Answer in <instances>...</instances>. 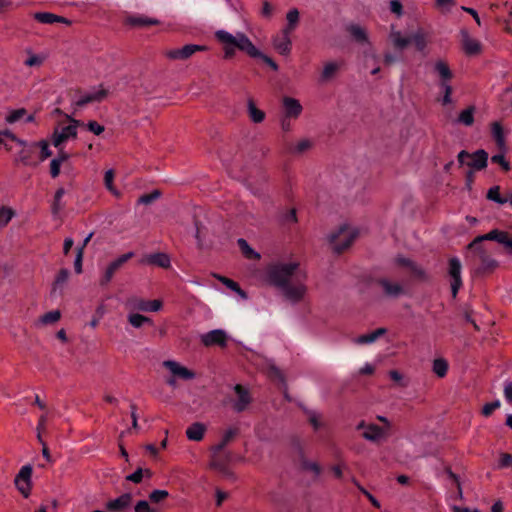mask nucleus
Segmentation results:
<instances>
[{
  "mask_svg": "<svg viewBox=\"0 0 512 512\" xmlns=\"http://www.w3.org/2000/svg\"><path fill=\"white\" fill-rule=\"evenodd\" d=\"M395 264L399 267L405 268L414 279L422 281L427 279L425 271L409 258L398 255L395 258Z\"/></svg>",
  "mask_w": 512,
  "mask_h": 512,
  "instance_id": "obj_13",
  "label": "nucleus"
},
{
  "mask_svg": "<svg viewBox=\"0 0 512 512\" xmlns=\"http://www.w3.org/2000/svg\"><path fill=\"white\" fill-rule=\"evenodd\" d=\"M146 476L147 478H151L152 472L149 469H141L138 468L134 473L126 476V480L133 482V483H140L143 479V477Z\"/></svg>",
  "mask_w": 512,
  "mask_h": 512,
  "instance_id": "obj_46",
  "label": "nucleus"
},
{
  "mask_svg": "<svg viewBox=\"0 0 512 512\" xmlns=\"http://www.w3.org/2000/svg\"><path fill=\"white\" fill-rule=\"evenodd\" d=\"M439 87L443 92L442 105L446 106L452 103L453 88L449 83H439Z\"/></svg>",
  "mask_w": 512,
  "mask_h": 512,
  "instance_id": "obj_48",
  "label": "nucleus"
},
{
  "mask_svg": "<svg viewBox=\"0 0 512 512\" xmlns=\"http://www.w3.org/2000/svg\"><path fill=\"white\" fill-rule=\"evenodd\" d=\"M286 19H287V25L283 30H285L289 33H292L295 30V28L297 27L298 22H299V11L296 8L289 10L286 15Z\"/></svg>",
  "mask_w": 512,
  "mask_h": 512,
  "instance_id": "obj_40",
  "label": "nucleus"
},
{
  "mask_svg": "<svg viewBox=\"0 0 512 512\" xmlns=\"http://www.w3.org/2000/svg\"><path fill=\"white\" fill-rule=\"evenodd\" d=\"M34 19L43 24L64 23L69 25L71 23L67 18L50 12H36L34 14Z\"/></svg>",
  "mask_w": 512,
  "mask_h": 512,
  "instance_id": "obj_28",
  "label": "nucleus"
},
{
  "mask_svg": "<svg viewBox=\"0 0 512 512\" xmlns=\"http://www.w3.org/2000/svg\"><path fill=\"white\" fill-rule=\"evenodd\" d=\"M128 321L135 328H140L145 323H152V320L149 317L138 313L130 314L128 316Z\"/></svg>",
  "mask_w": 512,
  "mask_h": 512,
  "instance_id": "obj_45",
  "label": "nucleus"
},
{
  "mask_svg": "<svg viewBox=\"0 0 512 512\" xmlns=\"http://www.w3.org/2000/svg\"><path fill=\"white\" fill-rule=\"evenodd\" d=\"M248 116L254 123H261L265 119V112L258 109L252 99L247 104Z\"/></svg>",
  "mask_w": 512,
  "mask_h": 512,
  "instance_id": "obj_34",
  "label": "nucleus"
},
{
  "mask_svg": "<svg viewBox=\"0 0 512 512\" xmlns=\"http://www.w3.org/2000/svg\"><path fill=\"white\" fill-rule=\"evenodd\" d=\"M492 136L498 146L499 149H502L505 147V138H504V131L503 127L500 123L494 122L492 124Z\"/></svg>",
  "mask_w": 512,
  "mask_h": 512,
  "instance_id": "obj_41",
  "label": "nucleus"
},
{
  "mask_svg": "<svg viewBox=\"0 0 512 512\" xmlns=\"http://www.w3.org/2000/svg\"><path fill=\"white\" fill-rule=\"evenodd\" d=\"M392 41L396 48L403 50L411 44L410 37H403L400 32H394L392 34Z\"/></svg>",
  "mask_w": 512,
  "mask_h": 512,
  "instance_id": "obj_47",
  "label": "nucleus"
},
{
  "mask_svg": "<svg viewBox=\"0 0 512 512\" xmlns=\"http://www.w3.org/2000/svg\"><path fill=\"white\" fill-rule=\"evenodd\" d=\"M36 429H37V438H38L39 442L42 444V455L48 462H51L52 459H51V455H50L48 446L42 439V435L44 433H46V430H47V421L45 418L40 419Z\"/></svg>",
  "mask_w": 512,
  "mask_h": 512,
  "instance_id": "obj_32",
  "label": "nucleus"
},
{
  "mask_svg": "<svg viewBox=\"0 0 512 512\" xmlns=\"http://www.w3.org/2000/svg\"><path fill=\"white\" fill-rule=\"evenodd\" d=\"M289 32L282 30L273 38V46L275 50L281 55H288L291 51L292 42Z\"/></svg>",
  "mask_w": 512,
  "mask_h": 512,
  "instance_id": "obj_20",
  "label": "nucleus"
},
{
  "mask_svg": "<svg viewBox=\"0 0 512 512\" xmlns=\"http://www.w3.org/2000/svg\"><path fill=\"white\" fill-rule=\"evenodd\" d=\"M66 119L69 125L55 128L52 135V143L56 148H60L61 145L70 138L77 137V128L85 126L84 122L77 120L69 115H66Z\"/></svg>",
  "mask_w": 512,
  "mask_h": 512,
  "instance_id": "obj_5",
  "label": "nucleus"
},
{
  "mask_svg": "<svg viewBox=\"0 0 512 512\" xmlns=\"http://www.w3.org/2000/svg\"><path fill=\"white\" fill-rule=\"evenodd\" d=\"M233 401L235 411L238 413L243 412L251 401L249 391L241 384L235 385Z\"/></svg>",
  "mask_w": 512,
  "mask_h": 512,
  "instance_id": "obj_15",
  "label": "nucleus"
},
{
  "mask_svg": "<svg viewBox=\"0 0 512 512\" xmlns=\"http://www.w3.org/2000/svg\"><path fill=\"white\" fill-rule=\"evenodd\" d=\"M381 421V425L377 424H366L362 421L357 429L363 430L362 436L370 441H378L386 436L389 424L387 418H378Z\"/></svg>",
  "mask_w": 512,
  "mask_h": 512,
  "instance_id": "obj_9",
  "label": "nucleus"
},
{
  "mask_svg": "<svg viewBox=\"0 0 512 512\" xmlns=\"http://www.w3.org/2000/svg\"><path fill=\"white\" fill-rule=\"evenodd\" d=\"M215 38L220 43H227L237 46V49L245 52L252 58L262 56V52L255 47V45L244 33H238L236 36H233L231 33L225 30H218L215 32Z\"/></svg>",
  "mask_w": 512,
  "mask_h": 512,
  "instance_id": "obj_2",
  "label": "nucleus"
},
{
  "mask_svg": "<svg viewBox=\"0 0 512 512\" xmlns=\"http://www.w3.org/2000/svg\"><path fill=\"white\" fill-rule=\"evenodd\" d=\"M434 71L440 77L439 83H449V81L453 78V73L448 64L442 60L436 61L434 65Z\"/></svg>",
  "mask_w": 512,
  "mask_h": 512,
  "instance_id": "obj_31",
  "label": "nucleus"
},
{
  "mask_svg": "<svg viewBox=\"0 0 512 512\" xmlns=\"http://www.w3.org/2000/svg\"><path fill=\"white\" fill-rule=\"evenodd\" d=\"M60 317L61 314L58 310L49 311L41 317V322L46 325L53 324L57 322L60 319Z\"/></svg>",
  "mask_w": 512,
  "mask_h": 512,
  "instance_id": "obj_53",
  "label": "nucleus"
},
{
  "mask_svg": "<svg viewBox=\"0 0 512 512\" xmlns=\"http://www.w3.org/2000/svg\"><path fill=\"white\" fill-rule=\"evenodd\" d=\"M448 362L443 358H437L433 361V372L438 377H444L448 371Z\"/></svg>",
  "mask_w": 512,
  "mask_h": 512,
  "instance_id": "obj_44",
  "label": "nucleus"
},
{
  "mask_svg": "<svg viewBox=\"0 0 512 512\" xmlns=\"http://www.w3.org/2000/svg\"><path fill=\"white\" fill-rule=\"evenodd\" d=\"M32 467L30 465L23 466L15 477V485L19 492L27 498L31 493Z\"/></svg>",
  "mask_w": 512,
  "mask_h": 512,
  "instance_id": "obj_12",
  "label": "nucleus"
},
{
  "mask_svg": "<svg viewBox=\"0 0 512 512\" xmlns=\"http://www.w3.org/2000/svg\"><path fill=\"white\" fill-rule=\"evenodd\" d=\"M114 176L115 173L112 169L107 170L104 175V184L111 193L116 194L117 192L113 185Z\"/></svg>",
  "mask_w": 512,
  "mask_h": 512,
  "instance_id": "obj_56",
  "label": "nucleus"
},
{
  "mask_svg": "<svg viewBox=\"0 0 512 512\" xmlns=\"http://www.w3.org/2000/svg\"><path fill=\"white\" fill-rule=\"evenodd\" d=\"M461 41L463 45V49L468 55H476L481 50V45L477 40H474L470 37L467 30H461Z\"/></svg>",
  "mask_w": 512,
  "mask_h": 512,
  "instance_id": "obj_26",
  "label": "nucleus"
},
{
  "mask_svg": "<svg viewBox=\"0 0 512 512\" xmlns=\"http://www.w3.org/2000/svg\"><path fill=\"white\" fill-rule=\"evenodd\" d=\"M499 467L507 468L512 467V454L501 453L499 458Z\"/></svg>",
  "mask_w": 512,
  "mask_h": 512,
  "instance_id": "obj_64",
  "label": "nucleus"
},
{
  "mask_svg": "<svg viewBox=\"0 0 512 512\" xmlns=\"http://www.w3.org/2000/svg\"><path fill=\"white\" fill-rule=\"evenodd\" d=\"M163 366L170 371V373L179 379L190 380L195 377V373L188 368L180 365L178 362L173 360H165Z\"/></svg>",
  "mask_w": 512,
  "mask_h": 512,
  "instance_id": "obj_16",
  "label": "nucleus"
},
{
  "mask_svg": "<svg viewBox=\"0 0 512 512\" xmlns=\"http://www.w3.org/2000/svg\"><path fill=\"white\" fill-rule=\"evenodd\" d=\"M499 407H500V401L499 400H495V401L486 403L482 407V414L484 416H489L491 413H493Z\"/></svg>",
  "mask_w": 512,
  "mask_h": 512,
  "instance_id": "obj_60",
  "label": "nucleus"
},
{
  "mask_svg": "<svg viewBox=\"0 0 512 512\" xmlns=\"http://www.w3.org/2000/svg\"><path fill=\"white\" fill-rule=\"evenodd\" d=\"M207 47L204 45L187 44L179 49L170 50L167 56L171 59H188L194 53L206 51Z\"/></svg>",
  "mask_w": 512,
  "mask_h": 512,
  "instance_id": "obj_17",
  "label": "nucleus"
},
{
  "mask_svg": "<svg viewBox=\"0 0 512 512\" xmlns=\"http://www.w3.org/2000/svg\"><path fill=\"white\" fill-rule=\"evenodd\" d=\"M457 160L460 166L467 165L471 170L480 171L487 167L488 153L483 149H479L474 153L462 150L458 153Z\"/></svg>",
  "mask_w": 512,
  "mask_h": 512,
  "instance_id": "obj_6",
  "label": "nucleus"
},
{
  "mask_svg": "<svg viewBox=\"0 0 512 512\" xmlns=\"http://www.w3.org/2000/svg\"><path fill=\"white\" fill-rule=\"evenodd\" d=\"M140 263L157 266L164 269H168L171 266L170 257L166 253L162 252L146 254L141 258Z\"/></svg>",
  "mask_w": 512,
  "mask_h": 512,
  "instance_id": "obj_19",
  "label": "nucleus"
},
{
  "mask_svg": "<svg viewBox=\"0 0 512 512\" xmlns=\"http://www.w3.org/2000/svg\"><path fill=\"white\" fill-rule=\"evenodd\" d=\"M132 503V495L124 493L116 499L110 500L106 503V508L112 512H123Z\"/></svg>",
  "mask_w": 512,
  "mask_h": 512,
  "instance_id": "obj_25",
  "label": "nucleus"
},
{
  "mask_svg": "<svg viewBox=\"0 0 512 512\" xmlns=\"http://www.w3.org/2000/svg\"><path fill=\"white\" fill-rule=\"evenodd\" d=\"M348 32L353 37V39L359 43H365L368 41L367 34L365 30L359 25L352 24L348 27Z\"/></svg>",
  "mask_w": 512,
  "mask_h": 512,
  "instance_id": "obj_42",
  "label": "nucleus"
},
{
  "mask_svg": "<svg viewBox=\"0 0 512 512\" xmlns=\"http://www.w3.org/2000/svg\"><path fill=\"white\" fill-rule=\"evenodd\" d=\"M13 216L14 211L11 208H0V228L5 227L10 222Z\"/></svg>",
  "mask_w": 512,
  "mask_h": 512,
  "instance_id": "obj_52",
  "label": "nucleus"
},
{
  "mask_svg": "<svg viewBox=\"0 0 512 512\" xmlns=\"http://www.w3.org/2000/svg\"><path fill=\"white\" fill-rule=\"evenodd\" d=\"M268 378L277 384L278 388L284 390L286 388V382L283 373L275 365H270L267 368Z\"/></svg>",
  "mask_w": 512,
  "mask_h": 512,
  "instance_id": "obj_33",
  "label": "nucleus"
},
{
  "mask_svg": "<svg viewBox=\"0 0 512 512\" xmlns=\"http://www.w3.org/2000/svg\"><path fill=\"white\" fill-rule=\"evenodd\" d=\"M484 241H496L506 248L512 249V237L505 231L498 229L491 230L487 234L476 237L469 245L468 249H479V247H486Z\"/></svg>",
  "mask_w": 512,
  "mask_h": 512,
  "instance_id": "obj_8",
  "label": "nucleus"
},
{
  "mask_svg": "<svg viewBox=\"0 0 512 512\" xmlns=\"http://www.w3.org/2000/svg\"><path fill=\"white\" fill-rule=\"evenodd\" d=\"M201 341L205 346L219 345L224 347L227 344V335L223 330L215 329L203 334Z\"/></svg>",
  "mask_w": 512,
  "mask_h": 512,
  "instance_id": "obj_21",
  "label": "nucleus"
},
{
  "mask_svg": "<svg viewBox=\"0 0 512 512\" xmlns=\"http://www.w3.org/2000/svg\"><path fill=\"white\" fill-rule=\"evenodd\" d=\"M36 144L37 148H40V161H44L45 159L52 155V151L50 150L49 145L46 141L36 142Z\"/></svg>",
  "mask_w": 512,
  "mask_h": 512,
  "instance_id": "obj_57",
  "label": "nucleus"
},
{
  "mask_svg": "<svg viewBox=\"0 0 512 512\" xmlns=\"http://www.w3.org/2000/svg\"><path fill=\"white\" fill-rule=\"evenodd\" d=\"M264 277L267 283L280 290L284 298L293 304L302 301L306 294L305 274L296 262L271 263L265 268Z\"/></svg>",
  "mask_w": 512,
  "mask_h": 512,
  "instance_id": "obj_1",
  "label": "nucleus"
},
{
  "mask_svg": "<svg viewBox=\"0 0 512 512\" xmlns=\"http://www.w3.org/2000/svg\"><path fill=\"white\" fill-rule=\"evenodd\" d=\"M161 196V192L159 190H154L151 193L143 194L139 197L138 203L149 205L156 201Z\"/></svg>",
  "mask_w": 512,
  "mask_h": 512,
  "instance_id": "obj_51",
  "label": "nucleus"
},
{
  "mask_svg": "<svg viewBox=\"0 0 512 512\" xmlns=\"http://www.w3.org/2000/svg\"><path fill=\"white\" fill-rule=\"evenodd\" d=\"M469 250L472 252L471 265L477 275L489 274L498 266V262L491 257L486 247Z\"/></svg>",
  "mask_w": 512,
  "mask_h": 512,
  "instance_id": "obj_3",
  "label": "nucleus"
},
{
  "mask_svg": "<svg viewBox=\"0 0 512 512\" xmlns=\"http://www.w3.org/2000/svg\"><path fill=\"white\" fill-rule=\"evenodd\" d=\"M134 257V252H127L114 261H112L106 268L103 276L100 279L102 287L107 286L114 277L115 273L130 259Z\"/></svg>",
  "mask_w": 512,
  "mask_h": 512,
  "instance_id": "obj_10",
  "label": "nucleus"
},
{
  "mask_svg": "<svg viewBox=\"0 0 512 512\" xmlns=\"http://www.w3.org/2000/svg\"><path fill=\"white\" fill-rule=\"evenodd\" d=\"M281 222L285 226H291L297 222L296 209L292 208L285 211L281 216Z\"/></svg>",
  "mask_w": 512,
  "mask_h": 512,
  "instance_id": "obj_49",
  "label": "nucleus"
},
{
  "mask_svg": "<svg viewBox=\"0 0 512 512\" xmlns=\"http://www.w3.org/2000/svg\"><path fill=\"white\" fill-rule=\"evenodd\" d=\"M386 333L385 328H378L371 333L361 335L357 338L356 343L364 345L371 344L375 342L378 338L383 336Z\"/></svg>",
  "mask_w": 512,
  "mask_h": 512,
  "instance_id": "obj_35",
  "label": "nucleus"
},
{
  "mask_svg": "<svg viewBox=\"0 0 512 512\" xmlns=\"http://www.w3.org/2000/svg\"><path fill=\"white\" fill-rule=\"evenodd\" d=\"M206 425L201 422H194L186 429V436L191 441H200L206 432Z\"/></svg>",
  "mask_w": 512,
  "mask_h": 512,
  "instance_id": "obj_30",
  "label": "nucleus"
},
{
  "mask_svg": "<svg viewBox=\"0 0 512 512\" xmlns=\"http://www.w3.org/2000/svg\"><path fill=\"white\" fill-rule=\"evenodd\" d=\"M238 247L242 254L249 260H258L260 259V254L256 252L253 248H251L248 242L240 238L237 240Z\"/></svg>",
  "mask_w": 512,
  "mask_h": 512,
  "instance_id": "obj_36",
  "label": "nucleus"
},
{
  "mask_svg": "<svg viewBox=\"0 0 512 512\" xmlns=\"http://www.w3.org/2000/svg\"><path fill=\"white\" fill-rule=\"evenodd\" d=\"M343 62L330 61L327 62L320 75V82H328L332 80L340 71Z\"/></svg>",
  "mask_w": 512,
  "mask_h": 512,
  "instance_id": "obj_27",
  "label": "nucleus"
},
{
  "mask_svg": "<svg viewBox=\"0 0 512 512\" xmlns=\"http://www.w3.org/2000/svg\"><path fill=\"white\" fill-rule=\"evenodd\" d=\"M87 129L95 135H100L104 131V126L92 120L86 124Z\"/></svg>",
  "mask_w": 512,
  "mask_h": 512,
  "instance_id": "obj_63",
  "label": "nucleus"
},
{
  "mask_svg": "<svg viewBox=\"0 0 512 512\" xmlns=\"http://www.w3.org/2000/svg\"><path fill=\"white\" fill-rule=\"evenodd\" d=\"M411 44L413 43L418 51H423L426 47V39L420 32L414 33L410 36Z\"/></svg>",
  "mask_w": 512,
  "mask_h": 512,
  "instance_id": "obj_50",
  "label": "nucleus"
},
{
  "mask_svg": "<svg viewBox=\"0 0 512 512\" xmlns=\"http://www.w3.org/2000/svg\"><path fill=\"white\" fill-rule=\"evenodd\" d=\"M378 284L381 286L384 294L387 297L398 298L404 294V288L399 283L391 282L387 278H380Z\"/></svg>",
  "mask_w": 512,
  "mask_h": 512,
  "instance_id": "obj_24",
  "label": "nucleus"
},
{
  "mask_svg": "<svg viewBox=\"0 0 512 512\" xmlns=\"http://www.w3.org/2000/svg\"><path fill=\"white\" fill-rule=\"evenodd\" d=\"M353 482L358 487V489L368 498V500L375 508H380V502L371 493H369L364 487H362L356 480H353Z\"/></svg>",
  "mask_w": 512,
  "mask_h": 512,
  "instance_id": "obj_59",
  "label": "nucleus"
},
{
  "mask_svg": "<svg viewBox=\"0 0 512 512\" xmlns=\"http://www.w3.org/2000/svg\"><path fill=\"white\" fill-rule=\"evenodd\" d=\"M474 112L475 107L469 106L459 114L458 122L465 126H471L474 123Z\"/></svg>",
  "mask_w": 512,
  "mask_h": 512,
  "instance_id": "obj_43",
  "label": "nucleus"
},
{
  "mask_svg": "<svg viewBox=\"0 0 512 512\" xmlns=\"http://www.w3.org/2000/svg\"><path fill=\"white\" fill-rule=\"evenodd\" d=\"M169 496V493L168 491L166 490H153L150 494H149V500L152 502V503H159L163 500H165L166 498H168Z\"/></svg>",
  "mask_w": 512,
  "mask_h": 512,
  "instance_id": "obj_55",
  "label": "nucleus"
},
{
  "mask_svg": "<svg viewBox=\"0 0 512 512\" xmlns=\"http://www.w3.org/2000/svg\"><path fill=\"white\" fill-rule=\"evenodd\" d=\"M69 274L68 269H61L55 278L53 289L56 290L58 287H61L68 280Z\"/></svg>",
  "mask_w": 512,
  "mask_h": 512,
  "instance_id": "obj_54",
  "label": "nucleus"
},
{
  "mask_svg": "<svg viewBox=\"0 0 512 512\" xmlns=\"http://www.w3.org/2000/svg\"><path fill=\"white\" fill-rule=\"evenodd\" d=\"M313 141L310 139H301L297 143L286 142L284 144V152L290 155H301L311 149Z\"/></svg>",
  "mask_w": 512,
  "mask_h": 512,
  "instance_id": "obj_22",
  "label": "nucleus"
},
{
  "mask_svg": "<svg viewBox=\"0 0 512 512\" xmlns=\"http://www.w3.org/2000/svg\"><path fill=\"white\" fill-rule=\"evenodd\" d=\"M135 512H157L156 509L152 508L148 501L140 500L134 507Z\"/></svg>",
  "mask_w": 512,
  "mask_h": 512,
  "instance_id": "obj_61",
  "label": "nucleus"
},
{
  "mask_svg": "<svg viewBox=\"0 0 512 512\" xmlns=\"http://www.w3.org/2000/svg\"><path fill=\"white\" fill-rule=\"evenodd\" d=\"M65 194L64 188H58L55 192L54 199L51 205V211L53 216H58V214L61 212V210L64 208V204L61 202L62 197Z\"/></svg>",
  "mask_w": 512,
  "mask_h": 512,
  "instance_id": "obj_37",
  "label": "nucleus"
},
{
  "mask_svg": "<svg viewBox=\"0 0 512 512\" xmlns=\"http://www.w3.org/2000/svg\"><path fill=\"white\" fill-rule=\"evenodd\" d=\"M133 303L134 309L144 312H156L162 307V302L159 300L148 301L143 299H134Z\"/></svg>",
  "mask_w": 512,
  "mask_h": 512,
  "instance_id": "obj_29",
  "label": "nucleus"
},
{
  "mask_svg": "<svg viewBox=\"0 0 512 512\" xmlns=\"http://www.w3.org/2000/svg\"><path fill=\"white\" fill-rule=\"evenodd\" d=\"M500 190H501V188L499 185H495V186L491 187L487 191L486 198L489 201H493L500 205L506 204V194L504 196L501 195Z\"/></svg>",
  "mask_w": 512,
  "mask_h": 512,
  "instance_id": "obj_38",
  "label": "nucleus"
},
{
  "mask_svg": "<svg viewBox=\"0 0 512 512\" xmlns=\"http://www.w3.org/2000/svg\"><path fill=\"white\" fill-rule=\"evenodd\" d=\"M239 434V429L237 427H230L227 429L223 436L221 441L212 446L211 448V466L217 469H223L225 466V462L222 460L220 452L229 445Z\"/></svg>",
  "mask_w": 512,
  "mask_h": 512,
  "instance_id": "obj_7",
  "label": "nucleus"
},
{
  "mask_svg": "<svg viewBox=\"0 0 512 512\" xmlns=\"http://www.w3.org/2000/svg\"><path fill=\"white\" fill-rule=\"evenodd\" d=\"M23 146L22 150L19 152L18 160L26 166H36L37 162L34 161V154L37 149L36 142L27 144L24 141V144H20Z\"/></svg>",
  "mask_w": 512,
  "mask_h": 512,
  "instance_id": "obj_23",
  "label": "nucleus"
},
{
  "mask_svg": "<svg viewBox=\"0 0 512 512\" xmlns=\"http://www.w3.org/2000/svg\"><path fill=\"white\" fill-rule=\"evenodd\" d=\"M282 105L284 113L283 116H285L286 118L297 119L303 111V107L299 100L289 96L283 97Z\"/></svg>",
  "mask_w": 512,
  "mask_h": 512,
  "instance_id": "obj_18",
  "label": "nucleus"
},
{
  "mask_svg": "<svg viewBox=\"0 0 512 512\" xmlns=\"http://www.w3.org/2000/svg\"><path fill=\"white\" fill-rule=\"evenodd\" d=\"M127 23L131 26L142 27L158 24V20L145 16H132L127 19Z\"/></svg>",
  "mask_w": 512,
  "mask_h": 512,
  "instance_id": "obj_39",
  "label": "nucleus"
},
{
  "mask_svg": "<svg viewBox=\"0 0 512 512\" xmlns=\"http://www.w3.org/2000/svg\"><path fill=\"white\" fill-rule=\"evenodd\" d=\"M462 265L457 257H452L449 260V275L451 277V292L453 297H456L459 289L462 286L461 278Z\"/></svg>",
  "mask_w": 512,
  "mask_h": 512,
  "instance_id": "obj_14",
  "label": "nucleus"
},
{
  "mask_svg": "<svg viewBox=\"0 0 512 512\" xmlns=\"http://www.w3.org/2000/svg\"><path fill=\"white\" fill-rule=\"evenodd\" d=\"M79 98L74 101V105L76 108H82L90 103L101 102L108 95V90L102 87L93 88L89 92L82 93L79 91Z\"/></svg>",
  "mask_w": 512,
  "mask_h": 512,
  "instance_id": "obj_11",
  "label": "nucleus"
},
{
  "mask_svg": "<svg viewBox=\"0 0 512 512\" xmlns=\"http://www.w3.org/2000/svg\"><path fill=\"white\" fill-rule=\"evenodd\" d=\"M26 114V110L24 108L17 109L12 111L6 118L7 122L14 123L20 120Z\"/></svg>",
  "mask_w": 512,
  "mask_h": 512,
  "instance_id": "obj_62",
  "label": "nucleus"
},
{
  "mask_svg": "<svg viewBox=\"0 0 512 512\" xmlns=\"http://www.w3.org/2000/svg\"><path fill=\"white\" fill-rule=\"evenodd\" d=\"M357 236L358 232L355 229L348 225H342L330 235L329 242L333 250L340 254L351 246Z\"/></svg>",
  "mask_w": 512,
  "mask_h": 512,
  "instance_id": "obj_4",
  "label": "nucleus"
},
{
  "mask_svg": "<svg viewBox=\"0 0 512 512\" xmlns=\"http://www.w3.org/2000/svg\"><path fill=\"white\" fill-rule=\"evenodd\" d=\"M492 163L498 164L504 171L511 169L510 163L505 159L504 155L496 154L491 157Z\"/></svg>",
  "mask_w": 512,
  "mask_h": 512,
  "instance_id": "obj_58",
  "label": "nucleus"
}]
</instances>
